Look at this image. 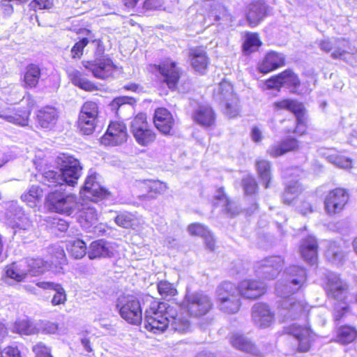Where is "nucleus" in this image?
<instances>
[{"mask_svg":"<svg viewBox=\"0 0 357 357\" xmlns=\"http://www.w3.org/2000/svg\"><path fill=\"white\" fill-rule=\"evenodd\" d=\"M301 238L302 244L301 245H317L316 238L305 230L301 232Z\"/></svg>","mask_w":357,"mask_h":357,"instance_id":"nucleus-62","label":"nucleus"},{"mask_svg":"<svg viewBox=\"0 0 357 357\" xmlns=\"http://www.w3.org/2000/svg\"><path fill=\"white\" fill-rule=\"evenodd\" d=\"M320 154L324 156L328 162L333 164L335 166L342 168L349 169L351 167V160L343 156L337 155L332 150L330 149H320Z\"/></svg>","mask_w":357,"mask_h":357,"instance_id":"nucleus-38","label":"nucleus"},{"mask_svg":"<svg viewBox=\"0 0 357 357\" xmlns=\"http://www.w3.org/2000/svg\"><path fill=\"white\" fill-rule=\"evenodd\" d=\"M6 224L8 226L21 229H26L29 227L30 220L17 202L11 201L6 203Z\"/></svg>","mask_w":357,"mask_h":357,"instance_id":"nucleus-20","label":"nucleus"},{"mask_svg":"<svg viewBox=\"0 0 357 357\" xmlns=\"http://www.w3.org/2000/svg\"><path fill=\"white\" fill-rule=\"evenodd\" d=\"M88 247H70L68 252L74 259H81L86 255Z\"/></svg>","mask_w":357,"mask_h":357,"instance_id":"nucleus-61","label":"nucleus"},{"mask_svg":"<svg viewBox=\"0 0 357 357\" xmlns=\"http://www.w3.org/2000/svg\"><path fill=\"white\" fill-rule=\"evenodd\" d=\"M181 303L188 310V315L195 318L206 315L213 308L210 297L203 292L185 294Z\"/></svg>","mask_w":357,"mask_h":357,"instance_id":"nucleus-7","label":"nucleus"},{"mask_svg":"<svg viewBox=\"0 0 357 357\" xmlns=\"http://www.w3.org/2000/svg\"><path fill=\"white\" fill-rule=\"evenodd\" d=\"M169 320V325L175 331L185 333L190 331L191 327V319L193 317L188 315V310L181 303L178 304L176 310L169 307L167 312Z\"/></svg>","mask_w":357,"mask_h":357,"instance_id":"nucleus-16","label":"nucleus"},{"mask_svg":"<svg viewBox=\"0 0 357 357\" xmlns=\"http://www.w3.org/2000/svg\"><path fill=\"white\" fill-rule=\"evenodd\" d=\"M169 307L163 301L153 302L145 312V328L153 333L166 331L169 325Z\"/></svg>","mask_w":357,"mask_h":357,"instance_id":"nucleus-4","label":"nucleus"},{"mask_svg":"<svg viewBox=\"0 0 357 357\" xmlns=\"http://www.w3.org/2000/svg\"><path fill=\"white\" fill-rule=\"evenodd\" d=\"M269 13V7L264 1L259 0L248 6L246 17L251 26H256Z\"/></svg>","mask_w":357,"mask_h":357,"instance_id":"nucleus-26","label":"nucleus"},{"mask_svg":"<svg viewBox=\"0 0 357 357\" xmlns=\"http://www.w3.org/2000/svg\"><path fill=\"white\" fill-rule=\"evenodd\" d=\"M357 340V328L350 324L336 327L333 341L341 345H348Z\"/></svg>","mask_w":357,"mask_h":357,"instance_id":"nucleus-28","label":"nucleus"},{"mask_svg":"<svg viewBox=\"0 0 357 357\" xmlns=\"http://www.w3.org/2000/svg\"><path fill=\"white\" fill-rule=\"evenodd\" d=\"M255 167L259 178L264 187L268 188L271 179L270 162L264 159H258L256 160Z\"/></svg>","mask_w":357,"mask_h":357,"instance_id":"nucleus-39","label":"nucleus"},{"mask_svg":"<svg viewBox=\"0 0 357 357\" xmlns=\"http://www.w3.org/2000/svg\"><path fill=\"white\" fill-rule=\"evenodd\" d=\"M6 275L17 282H21L23 281L28 275L26 270L19 269L15 264L13 263L6 267Z\"/></svg>","mask_w":357,"mask_h":357,"instance_id":"nucleus-52","label":"nucleus"},{"mask_svg":"<svg viewBox=\"0 0 357 357\" xmlns=\"http://www.w3.org/2000/svg\"><path fill=\"white\" fill-rule=\"evenodd\" d=\"M189 59L193 69L199 74H204L209 63L206 52L203 47L191 48Z\"/></svg>","mask_w":357,"mask_h":357,"instance_id":"nucleus-30","label":"nucleus"},{"mask_svg":"<svg viewBox=\"0 0 357 357\" xmlns=\"http://www.w3.org/2000/svg\"><path fill=\"white\" fill-rule=\"evenodd\" d=\"M116 307L121 317L131 324L138 325L142 321V309L139 300L132 295L119 298Z\"/></svg>","mask_w":357,"mask_h":357,"instance_id":"nucleus-8","label":"nucleus"},{"mask_svg":"<svg viewBox=\"0 0 357 357\" xmlns=\"http://www.w3.org/2000/svg\"><path fill=\"white\" fill-rule=\"evenodd\" d=\"M252 317L255 324L260 328L271 326L275 322V314L268 305L264 303H257L254 306Z\"/></svg>","mask_w":357,"mask_h":357,"instance_id":"nucleus-23","label":"nucleus"},{"mask_svg":"<svg viewBox=\"0 0 357 357\" xmlns=\"http://www.w3.org/2000/svg\"><path fill=\"white\" fill-rule=\"evenodd\" d=\"M56 163L59 172L48 170L43 173V183L49 187H62L64 184L75 186L82 174L79 161L63 153L57 156Z\"/></svg>","mask_w":357,"mask_h":357,"instance_id":"nucleus-1","label":"nucleus"},{"mask_svg":"<svg viewBox=\"0 0 357 357\" xmlns=\"http://www.w3.org/2000/svg\"><path fill=\"white\" fill-rule=\"evenodd\" d=\"M214 205L222 207V210L231 215H234L235 212L232 210V203L229 202L226 195H225L222 189L220 188L214 197Z\"/></svg>","mask_w":357,"mask_h":357,"instance_id":"nucleus-51","label":"nucleus"},{"mask_svg":"<svg viewBox=\"0 0 357 357\" xmlns=\"http://www.w3.org/2000/svg\"><path fill=\"white\" fill-rule=\"evenodd\" d=\"M13 332L20 335H30L36 332V328L28 319H17L13 324Z\"/></svg>","mask_w":357,"mask_h":357,"instance_id":"nucleus-46","label":"nucleus"},{"mask_svg":"<svg viewBox=\"0 0 357 357\" xmlns=\"http://www.w3.org/2000/svg\"><path fill=\"white\" fill-rule=\"evenodd\" d=\"M286 308L287 310L288 315L291 319H298L301 315L305 314L307 312L306 304L301 301H295L290 303Z\"/></svg>","mask_w":357,"mask_h":357,"instance_id":"nucleus-50","label":"nucleus"},{"mask_svg":"<svg viewBox=\"0 0 357 357\" xmlns=\"http://www.w3.org/2000/svg\"><path fill=\"white\" fill-rule=\"evenodd\" d=\"M298 146V142L296 139L288 137L269 146L267 153L271 157L277 158L284 155L287 152L297 149Z\"/></svg>","mask_w":357,"mask_h":357,"instance_id":"nucleus-33","label":"nucleus"},{"mask_svg":"<svg viewBox=\"0 0 357 357\" xmlns=\"http://www.w3.org/2000/svg\"><path fill=\"white\" fill-rule=\"evenodd\" d=\"M127 100V97H119L114 99L110 103V107L112 110L115 111L118 114L121 109H124L126 107L131 109V105L126 103Z\"/></svg>","mask_w":357,"mask_h":357,"instance_id":"nucleus-58","label":"nucleus"},{"mask_svg":"<svg viewBox=\"0 0 357 357\" xmlns=\"http://www.w3.org/2000/svg\"><path fill=\"white\" fill-rule=\"evenodd\" d=\"M287 285L296 286L294 291L301 289L307 280L305 269L298 266H291L287 270Z\"/></svg>","mask_w":357,"mask_h":357,"instance_id":"nucleus-34","label":"nucleus"},{"mask_svg":"<svg viewBox=\"0 0 357 357\" xmlns=\"http://www.w3.org/2000/svg\"><path fill=\"white\" fill-rule=\"evenodd\" d=\"M156 285L159 295L164 300H172L178 294L175 285L168 280H160L157 282Z\"/></svg>","mask_w":357,"mask_h":357,"instance_id":"nucleus-41","label":"nucleus"},{"mask_svg":"<svg viewBox=\"0 0 357 357\" xmlns=\"http://www.w3.org/2000/svg\"><path fill=\"white\" fill-rule=\"evenodd\" d=\"M89 43L87 38H84L79 42L76 43L71 50L73 58H80L82 55L84 48Z\"/></svg>","mask_w":357,"mask_h":357,"instance_id":"nucleus-60","label":"nucleus"},{"mask_svg":"<svg viewBox=\"0 0 357 357\" xmlns=\"http://www.w3.org/2000/svg\"><path fill=\"white\" fill-rule=\"evenodd\" d=\"M24 263L28 268L26 269L28 275L38 276L43 273L47 268V262L40 258L27 259Z\"/></svg>","mask_w":357,"mask_h":357,"instance_id":"nucleus-42","label":"nucleus"},{"mask_svg":"<svg viewBox=\"0 0 357 357\" xmlns=\"http://www.w3.org/2000/svg\"><path fill=\"white\" fill-rule=\"evenodd\" d=\"M83 66L91 71L95 77L101 79L112 77L119 71L118 67L107 56L97 58L94 61H83Z\"/></svg>","mask_w":357,"mask_h":357,"instance_id":"nucleus-11","label":"nucleus"},{"mask_svg":"<svg viewBox=\"0 0 357 357\" xmlns=\"http://www.w3.org/2000/svg\"><path fill=\"white\" fill-rule=\"evenodd\" d=\"M188 13L194 15L195 23L205 24L209 22L222 21L225 24L231 22V17L224 6L214 0H206L196 3L188 8Z\"/></svg>","mask_w":357,"mask_h":357,"instance_id":"nucleus-2","label":"nucleus"},{"mask_svg":"<svg viewBox=\"0 0 357 357\" xmlns=\"http://www.w3.org/2000/svg\"><path fill=\"white\" fill-rule=\"evenodd\" d=\"M302 189L297 181H291L287 184L282 195V201L284 204H290L298 196Z\"/></svg>","mask_w":357,"mask_h":357,"instance_id":"nucleus-47","label":"nucleus"},{"mask_svg":"<svg viewBox=\"0 0 357 357\" xmlns=\"http://www.w3.org/2000/svg\"><path fill=\"white\" fill-rule=\"evenodd\" d=\"M46 202L51 210L68 215L79 207L76 196L65 192L62 187H59V190L49 192L46 197Z\"/></svg>","mask_w":357,"mask_h":357,"instance_id":"nucleus-6","label":"nucleus"},{"mask_svg":"<svg viewBox=\"0 0 357 357\" xmlns=\"http://www.w3.org/2000/svg\"><path fill=\"white\" fill-rule=\"evenodd\" d=\"M0 352L3 357H23L21 350L16 345L6 346L3 349H0Z\"/></svg>","mask_w":357,"mask_h":357,"instance_id":"nucleus-59","label":"nucleus"},{"mask_svg":"<svg viewBox=\"0 0 357 357\" xmlns=\"http://www.w3.org/2000/svg\"><path fill=\"white\" fill-rule=\"evenodd\" d=\"M41 75V70L36 64L28 65L24 73L23 82L26 88L36 87Z\"/></svg>","mask_w":357,"mask_h":357,"instance_id":"nucleus-37","label":"nucleus"},{"mask_svg":"<svg viewBox=\"0 0 357 357\" xmlns=\"http://www.w3.org/2000/svg\"><path fill=\"white\" fill-rule=\"evenodd\" d=\"M107 194L106 190L102 188L97 181L96 173L90 169L86 178L84 185L80 190V195L83 200H90L96 202L99 199L103 198Z\"/></svg>","mask_w":357,"mask_h":357,"instance_id":"nucleus-18","label":"nucleus"},{"mask_svg":"<svg viewBox=\"0 0 357 357\" xmlns=\"http://www.w3.org/2000/svg\"><path fill=\"white\" fill-rule=\"evenodd\" d=\"M347 289V285L339 279L328 280L325 287L327 295L334 299L340 298Z\"/></svg>","mask_w":357,"mask_h":357,"instance_id":"nucleus-40","label":"nucleus"},{"mask_svg":"<svg viewBox=\"0 0 357 357\" xmlns=\"http://www.w3.org/2000/svg\"><path fill=\"white\" fill-rule=\"evenodd\" d=\"M43 196V190L38 185H32L28 192L22 195L21 199L31 207L36 206Z\"/></svg>","mask_w":357,"mask_h":357,"instance_id":"nucleus-45","label":"nucleus"},{"mask_svg":"<svg viewBox=\"0 0 357 357\" xmlns=\"http://www.w3.org/2000/svg\"><path fill=\"white\" fill-rule=\"evenodd\" d=\"M115 222L119 226L124 228L130 227L136 229L139 224V220L135 215L128 212H124L116 217Z\"/></svg>","mask_w":357,"mask_h":357,"instance_id":"nucleus-48","label":"nucleus"},{"mask_svg":"<svg viewBox=\"0 0 357 357\" xmlns=\"http://www.w3.org/2000/svg\"><path fill=\"white\" fill-rule=\"evenodd\" d=\"M155 68L168 87L174 89L181 75L180 69L176 63L172 61H166L155 66Z\"/></svg>","mask_w":357,"mask_h":357,"instance_id":"nucleus-22","label":"nucleus"},{"mask_svg":"<svg viewBox=\"0 0 357 357\" xmlns=\"http://www.w3.org/2000/svg\"><path fill=\"white\" fill-rule=\"evenodd\" d=\"M273 107L275 110L287 109L294 113L297 121L294 132L298 135H303L305 132L306 118L302 104L295 100L284 99L275 102Z\"/></svg>","mask_w":357,"mask_h":357,"instance_id":"nucleus-17","label":"nucleus"},{"mask_svg":"<svg viewBox=\"0 0 357 357\" xmlns=\"http://www.w3.org/2000/svg\"><path fill=\"white\" fill-rule=\"evenodd\" d=\"M135 186L141 191V194L138 196L142 199H155L167 189V184L159 180L137 181Z\"/></svg>","mask_w":357,"mask_h":357,"instance_id":"nucleus-21","label":"nucleus"},{"mask_svg":"<svg viewBox=\"0 0 357 357\" xmlns=\"http://www.w3.org/2000/svg\"><path fill=\"white\" fill-rule=\"evenodd\" d=\"M68 76L73 84L82 89L88 91H93L96 89L94 84L84 77L82 73L78 70H73L69 71Z\"/></svg>","mask_w":357,"mask_h":357,"instance_id":"nucleus-43","label":"nucleus"},{"mask_svg":"<svg viewBox=\"0 0 357 357\" xmlns=\"http://www.w3.org/2000/svg\"><path fill=\"white\" fill-rule=\"evenodd\" d=\"M214 96L217 100L225 102L224 112L227 116L234 118L238 115V99L234 93L233 86L229 82H221L215 89Z\"/></svg>","mask_w":357,"mask_h":357,"instance_id":"nucleus-9","label":"nucleus"},{"mask_svg":"<svg viewBox=\"0 0 357 357\" xmlns=\"http://www.w3.org/2000/svg\"><path fill=\"white\" fill-rule=\"evenodd\" d=\"M155 128L163 135H172V128L174 126V119L172 114L164 107L155 109L153 117Z\"/></svg>","mask_w":357,"mask_h":357,"instance_id":"nucleus-25","label":"nucleus"},{"mask_svg":"<svg viewBox=\"0 0 357 357\" xmlns=\"http://www.w3.org/2000/svg\"><path fill=\"white\" fill-rule=\"evenodd\" d=\"M192 119L197 124L210 127L215 123V116L212 108L208 105H200L195 109Z\"/></svg>","mask_w":357,"mask_h":357,"instance_id":"nucleus-32","label":"nucleus"},{"mask_svg":"<svg viewBox=\"0 0 357 357\" xmlns=\"http://www.w3.org/2000/svg\"><path fill=\"white\" fill-rule=\"evenodd\" d=\"M261 43L257 33H247L243 45V50L245 54H250L258 50Z\"/></svg>","mask_w":357,"mask_h":357,"instance_id":"nucleus-49","label":"nucleus"},{"mask_svg":"<svg viewBox=\"0 0 357 357\" xmlns=\"http://www.w3.org/2000/svg\"><path fill=\"white\" fill-rule=\"evenodd\" d=\"M318 247H301V252L305 261L314 264L317 258Z\"/></svg>","mask_w":357,"mask_h":357,"instance_id":"nucleus-56","label":"nucleus"},{"mask_svg":"<svg viewBox=\"0 0 357 357\" xmlns=\"http://www.w3.org/2000/svg\"><path fill=\"white\" fill-rule=\"evenodd\" d=\"M187 231L192 236L202 237L206 245H213L215 239L213 234L203 225L200 223H192L187 227Z\"/></svg>","mask_w":357,"mask_h":357,"instance_id":"nucleus-36","label":"nucleus"},{"mask_svg":"<svg viewBox=\"0 0 357 357\" xmlns=\"http://www.w3.org/2000/svg\"><path fill=\"white\" fill-rule=\"evenodd\" d=\"M128 137L127 127L122 121H111L103 136L100 144L105 146H116L124 144Z\"/></svg>","mask_w":357,"mask_h":357,"instance_id":"nucleus-13","label":"nucleus"},{"mask_svg":"<svg viewBox=\"0 0 357 357\" xmlns=\"http://www.w3.org/2000/svg\"><path fill=\"white\" fill-rule=\"evenodd\" d=\"M35 357H54L51 347L43 342H38L32 347Z\"/></svg>","mask_w":357,"mask_h":357,"instance_id":"nucleus-54","label":"nucleus"},{"mask_svg":"<svg viewBox=\"0 0 357 357\" xmlns=\"http://www.w3.org/2000/svg\"><path fill=\"white\" fill-rule=\"evenodd\" d=\"M349 311V306L337 308L334 310L333 316L335 321H340L344 318Z\"/></svg>","mask_w":357,"mask_h":357,"instance_id":"nucleus-63","label":"nucleus"},{"mask_svg":"<svg viewBox=\"0 0 357 357\" xmlns=\"http://www.w3.org/2000/svg\"><path fill=\"white\" fill-rule=\"evenodd\" d=\"M99 114L98 105L93 101L84 103L79 114L78 128L84 135H91L95 130Z\"/></svg>","mask_w":357,"mask_h":357,"instance_id":"nucleus-10","label":"nucleus"},{"mask_svg":"<svg viewBox=\"0 0 357 357\" xmlns=\"http://www.w3.org/2000/svg\"><path fill=\"white\" fill-rule=\"evenodd\" d=\"M284 333L296 341L298 353L310 351L317 337L316 332L308 323H292L284 328Z\"/></svg>","mask_w":357,"mask_h":357,"instance_id":"nucleus-5","label":"nucleus"},{"mask_svg":"<svg viewBox=\"0 0 357 357\" xmlns=\"http://www.w3.org/2000/svg\"><path fill=\"white\" fill-rule=\"evenodd\" d=\"M348 192L341 188H335L327 194L324 200V207L329 215L338 213L343 210L349 200Z\"/></svg>","mask_w":357,"mask_h":357,"instance_id":"nucleus-19","label":"nucleus"},{"mask_svg":"<svg viewBox=\"0 0 357 357\" xmlns=\"http://www.w3.org/2000/svg\"><path fill=\"white\" fill-rule=\"evenodd\" d=\"M130 128L135 140L142 146H147L155 139V134L150 128L144 114H137L132 121Z\"/></svg>","mask_w":357,"mask_h":357,"instance_id":"nucleus-12","label":"nucleus"},{"mask_svg":"<svg viewBox=\"0 0 357 357\" xmlns=\"http://www.w3.org/2000/svg\"><path fill=\"white\" fill-rule=\"evenodd\" d=\"M229 341L234 347L243 352L256 356L259 354L256 344L243 334L234 333L229 337Z\"/></svg>","mask_w":357,"mask_h":357,"instance_id":"nucleus-31","label":"nucleus"},{"mask_svg":"<svg viewBox=\"0 0 357 357\" xmlns=\"http://www.w3.org/2000/svg\"><path fill=\"white\" fill-rule=\"evenodd\" d=\"M319 47L326 52L333 50V58L342 59H346L349 49V42L344 39H324L320 41Z\"/></svg>","mask_w":357,"mask_h":357,"instance_id":"nucleus-24","label":"nucleus"},{"mask_svg":"<svg viewBox=\"0 0 357 357\" xmlns=\"http://www.w3.org/2000/svg\"><path fill=\"white\" fill-rule=\"evenodd\" d=\"M238 294L242 298L256 300L266 293V284L259 280L245 278L236 284Z\"/></svg>","mask_w":357,"mask_h":357,"instance_id":"nucleus-14","label":"nucleus"},{"mask_svg":"<svg viewBox=\"0 0 357 357\" xmlns=\"http://www.w3.org/2000/svg\"><path fill=\"white\" fill-rule=\"evenodd\" d=\"M56 287L57 288L54 290L56 293L53 296L51 301L53 305L64 304L67 300L66 293L63 286L60 284Z\"/></svg>","mask_w":357,"mask_h":357,"instance_id":"nucleus-57","label":"nucleus"},{"mask_svg":"<svg viewBox=\"0 0 357 357\" xmlns=\"http://www.w3.org/2000/svg\"><path fill=\"white\" fill-rule=\"evenodd\" d=\"M109 247H88L86 255L90 259L110 257Z\"/></svg>","mask_w":357,"mask_h":357,"instance_id":"nucleus-53","label":"nucleus"},{"mask_svg":"<svg viewBox=\"0 0 357 357\" xmlns=\"http://www.w3.org/2000/svg\"><path fill=\"white\" fill-rule=\"evenodd\" d=\"M58 113L52 107H45L38 110L36 115L37 123L43 128L51 129L57 121Z\"/></svg>","mask_w":357,"mask_h":357,"instance_id":"nucleus-35","label":"nucleus"},{"mask_svg":"<svg viewBox=\"0 0 357 357\" xmlns=\"http://www.w3.org/2000/svg\"><path fill=\"white\" fill-rule=\"evenodd\" d=\"M266 89H280L282 87L281 82L280 79V75H277L275 77H273L268 79L265 83Z\"/></svg>","mask_w":357,"mask_h":357,"instance_id":"nucleus-64","label":"nucleus"},{"mask_svg":"<svg viewBox=\"0 0 357 357\" xmlns=\"http://www.w3.org/2000/svg\"><path fill=\"white\" fill-rule=\"evenodd\" d=\"M216 300L219 309L227 314L237 313L241 308V297L237 293L236 284L223 281L216 288Z\"/></svg>","mask_w":357,"mask_h":357,"instance_id":"nucleus-3","label":"nucleus"},{"mask_svg":"<svg viewBox=\"0 0 357 357\" xmlns=\"http://www.w3.org/2000/svg\"><path fill=\"white\" fill-rule=\"evenodd\" d=\"M242 183L245 194L247 195L255 193L257 190V184L255 178L250 175L243 178Z\"/></svg>","mask_w":357,"mask_h":357,"instance_id":"nucleus-55","label":"nucleus"},{"mask_svg":"<svg viewBox=\"0 0 357 357\" xmlns=\"http://www.w3.org/2000/svg\"><path fill=\"white\" fill-rule=\"evenodd\" d=\"M284 56L276 52H268L259 63L257 69L264 74L268 73L284 65Z\"/></svg>","mask_w":357,"mask_h":357,"instance_id":"nucleus-29","label":"nucleus"},{"mask_svg":"<svg viewBox=\"0 0 357 357\" xmlns=\"http://www.w3.org/2000/svg\"><path fill=\"white\" fill-rule=\"evenodd\" d=\"M282 87L286 86L294 93H298V86L300 85L298 77L289 70H284L279 74Z\"/></svg>","mask_w":357,"mask_h":357,"instance_id":"nucleus-44","label":"nucleus"},{"mask_svg":"<svg viewBox=\"0 0 357 357\" xmlns=\"http://www.w3.org/2000/svg\"><path fill=\"white\" fill-rule=\"evenodd\" d=\"M80 215L79 216V223L80 226L89 232H93L99 234L104 231V225L98 224V214L93 206V204H82ZM77 210H79L78 208Z\"/></svg>","mask_w":357,"mask_h":357,"instance_id":"nucleus-15","label":"nucleus"},{"mask_svg":"<svg viewBox=\"0 0 357 357\" xmlns=\"http://www.w3.org/2000/svg\"><path fill=\"white\" fill-rule=\"evenodd\" d=\"M30 111L16 108H6L0 110V118L13 124L26 126L28 125Z\"/></svg>","mask_w":357,"mask_h":357,"instance_id":"nucleus-27","label":"nucleus"}]
</instances>
